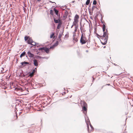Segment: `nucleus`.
I'll use <instances>...</instances> for the list:
<instances>
[{
    "instance_id": "obj_25",
    "label": "nucleus",
    "mask_w": 133,
    "mask_h": 133,
    "mask_svg": "<svg viewBox=\"0 0 133 133\" xmlns=\"http://www.w3.org/2000/svg\"><path fill=\"white\" fill-rule=\"evenodd\" d=\"M96 36L98 38H99V39H100V38H101V36L99 35L97 33H96Z\"/></svg>"
},
{
    "instance_id": "obj_50",
    "label": "nucleus",
    "mask_w": 133,
    "mask_h": 133,
    "mask_svg": "<svg viewBox=\"0 0 133 133\" xmlns=\"http://www.w3.org/2000/svg\"><path fill=\"white\" fill-rule=\"evenodd\" d=\"M101 23H102V24H103V23H105L104 21L103 22V21H101Z\"/></svg>"
},
{
    "instance_id": "obj_19",
    "label": "nucleus",
    "mask_w": 133,
    "mask_h": 133,
    "mask_svg": "<svg viewBox=\"0 0 133 133\" xmlns=\"http://www.w3.org/2000/svg\"><path fill=\"white\" fill-rule=\"evenodd\" d=\"M88 119L89 121V123H90V127H91V130L90 131H91L92 130H94V128L93 127V126H92V125L90 123L89 121V120L88 118Z\"/></svg>"
},
{
    "instance_id": "obj_61",
    "label": "nucleus",
    "mask_w": 133,
    "mask_h": 133,
    "mask_svg": "<svg viewBox=\"0 0 133 133\" xmlns=\"http://www.w3.org/2000/svg\"><path fill=\"white\" fill-rule=\"evenodd\" d=\"M80 25H82V23H81V21L80 23Z\"/></svg>"
},
{
    "instance_id": "obj_59",
    "label": "nucleus",
    "mask_w": 133,
    "mask_h": 133,
    "mask_svg": "<svg viewBox=\"0 0 133 133\" xmlns=\"http://www.w3.org/2000/svg\"><path fill=\"white\" fill-rule=\"evenodd\" d=\"M96 30H95L94 31V33H96Z\"/></svg>"
},
{
    "instance_id": "obj_49",
    "label": "nucleus",
    "mask_w": 133,
    "mask_h": 133,
    "mask_svg": "<svg viewBox=\"0 0 133 133\" xmlns=\"http://www.w3.org/2000/svg\"><path fill=\"white\" fill-rule=\"evenodd\" d=\"M108 85V86L110 85V84H106V85Z\"/></svg>"
},
{
    "instance_id": "obj_36",
    "label": "nucleus",
    "mask_w": 133,
    "mask_h": 133,
    "mask_svg": "<svg viewBox=\"0 0 133 133\" xmlns=\"http://www.w3.org/2000/svg\"><path fill=\"white\" fill-rule=\"evenodd\" d=\"M28 39V37L25 36L24 37V40L25 41H27V40Z\"/></svg>"
},
{
    "instance_id": "obj_16",
    "label": "nucleus",
    "mask_w": 133,
    "mask_h": 133,
    "mask_svg": "<svg viewBox=\"0 0 133 133\" xmlns=\"http://www.w3.org/2000/svg\"><path fill=\"white\" fill-rule=\"evenodd\" d=\"M33 58L34 59H35V58L38 59V58H44L45 57H42L39 56H37V55H35V56L34 57H33Z\"/></svg>"
},
{
    "instance_id": "obj_39",
    "label": "nucleus",
    "mask_w": 133,
    "mask_h": 133,
    "mask_svg": "<svg viewBox=\"0 0 133 133\" xmlns=\"http://www.w3.org/2000/svg\"><path fill=\"white\" fill-rule=\"evenodd\" d=\"M9 9H10V11L11 12V14H12V9L11 8H10V7H9Z\"/></svg>"
},
{
    "instance_id": "obj_22",
    "label": "nucleus",
    "mask_w": 133,
    "mask_h": 133,
    "mask_svg": "<svg viewBox=\"0 0 133 133\" xmlns=\"http://www.w3.org/2000/svg\"><path fill=\"white\" fill-rule=\"evenodd\" d=\"M87 130H88V133H90V132L89 130V125L87 123Z\"/></svg>"
},
{
    "instance_id": "obj_13",
    "label": "nucleus",
    "mask_w": 133,
    "mask_h": 133,
    "mask_svg": "<svg viewBox=\"0 0 133 133\" xmlns=\"http://www.w3.org/2000/svg\"><path fill=\"white\" fill-rule=\"evenodd\" d=\"M21 64L23 66H25L27 64H29V62H26L25 61H24L23 62H22L21 63Z\"/></svg>"
},
{
    "instance_id": "obj_56",
    "label": "nucleus",
    "mask_w": 133,
    "mask_h": 133,
    "mask_svg": "<svg viewBox=\"0 0 133 133\" xmlns=\"http://www.w3.org/2000/svg\"><path fill=\"white\" fill-rule=\"evenodd\" d=\"M85 30H84V29H83V32H85Z\"/></svg>"
},
{
    "instance_id": "obj_7",
    "label": "nucleus",
    "mask_w": 133,
    "mask_h": 133,
    "mask_svg": "<svg viewBox=\"0 0 133 133\" xmlns=\"http://www.w3.org/2000/svg\"><path fill=\"white\" fill-rule=\"evenodd\" d=\"M10 89H12V90H15L16 89V88H15V85H14V83L10 82Z\"/></svg>"
},
{
    "instance_id": "obj_8",
    "label": "nucleus",
    "mask_w": 133,
    "mask_h": 133,
    "mask_svg": "<svg viewBox=\"0 0 133 133\" xmlns=\"http://www.w3.org/2000/svg\"><path fill=\"white\" fill-rule=\"evenodd\" d=\"M26 42L28 44L33 45H35L36 44V43L35 42H31L28 40Z\"/></svg>"
},
{
    "instance_id": "obj_18",
    "label": "nucleus",
    "mask_w": 133,
    "mask_h": 133,
    "mask_svg": "<svg viewBox=\"0 0 133 133\" xmlns=\"http://www.w3.org/2000/svg\"><path fill=\"white\" fill-rule=\"evenodd\" d=\"M62 22L59 23L58 25L57 26V29H60L61 26L62 25Z\"/></svg>"
},
{
    "instance_id": "obj_17",
    "label": "nucleus",
    "mask_w": 133,
    "mask_h": 133,
    "mask_svg": "<svg viewBox=\"0 0 133 133\" xmlns=\"http://www.w3.org/2000/svg\"><path fill=\"white\" fill-rule=\"evenodd\" d=\"M68 15V12L67 10H66L65 11V12L64 15L63 16V17L65 18H66L67 17Z\"/></svg>"
},
{
    "instance_id": "obj_60",
    "label": "nucleus",
    "mask_w": 133,
    "mask_h": 133,
    "mask_svg": "<svg viewBox=\"0 0 133 133\" xmlns=\"http://www.w3.org/2000/svg\"><path fill=\"white\" fill-rule=\"evenodd\" d=\"M9 5L10 6V7H11L12 5L11 4H9Z\"/></svg>"
},
{
    "instance_id": "obj_20",
    "label": "nucleus",
    "mask_w": 133,
    "mask_h": 133,
    "mask_svg": "<svg viewBox=\"0 0 133 133\" xmlns=\"http://www.w3.org/2000/svg\"><path fill=\"white\" fill-rule=\"evenodd\" d=\"M60 41H57L54 44L56 46H57L58 45V43H59V42Z\"/></svg>"
},
{
    "instance_id": "obj_42",
    "label": "nucleus",
    "mask_w": 133,
    "mask_h": 133,
    "mask_svg": "<svg viewBox=\"0 0 133 133\" xmlns=\"http://www.w3.org/2000/svg\"><path fill=\"white\" fill-rule=\"evenodd\" d=\"M80 29L81 31H83V28L82 26V25H80Z\"/></svg>"
},
{
    "instance_id": "obj_45",
    "label": "nucleus",
    "mask_w": 133,
    "mask_h": 133,
    "mask_svg": "<svg viewBox=\"0 0 133 133\" xmlns=\"http://www.w3.org/2000/svg\"><path fill=\"white\" fill-rule=\"evenodd\" d=\"M102 28H106L105 25L104 24H103V27Z\"/></svg>"
},
{
    "instance_id": "obj_21",
    "label": "nucleus",
    "mask_w": 133,
    "mask_h": 133,
    "mask_svg": "<svg viewBox=\"0 0 133 133\" xmlns=\"http://www.w3.org/2000/svg\"><path fill=\"white\" fill-rule=\"evenodd\" d=\"M90 6H91V4H90L89 6V7H88V10H89V14H90V15H91V12H90V10H91V9H90Z\"/></svg>"
},
{
    "instance_id": "obj_23",
    "label": "nucleus",
    "mask_w": 133,
    "mask_h": 133,
    "mask_svg": "<svg viewBox=\"0 0 133 133\" xmlns=\"http://www.w3.org/2000/svg\"><path fill=\"white\" fill-rule=\"evenodd\" d=\"M50 13L51 14V15L53 16L54 15V11L52 10H50Z\"/></svg>"
},
{
    "instance_id": "obj_55",
    "label": "nucleus",
    "mask_w": 133,
    "mask_h": 133,
    "mask_svg": "<svg viewBox=\"0 0 133 133\" xmlns=\"http://www.w3.org/2000/svg\"><path fill=\"white\" fill-rule=\"evenodd\" d=\"M76 34H73V38H74V37H75V36H76Z\"/></svg>"
},
{
    "instance_id": "obj_37",
    "label": "nucleus",
    "mask_w": 133,
    "mask_h": 133,
    "mask_svg": "<svg viewBox=\"0 0 133 133\" xmlns=\"http://www.w3.org/2000/svg\"><path fill=\"white\" fill-rule=\"evenodd\" d=\"M81 32L82 33L81 36V38H83V37H84L83 36V31H81Z\"/></svg>"
},
{
    "instance_id": "obj_57",
    "label": "nucleus",
    "mask_w": 133,
    "mask_h": 133,
    "mask_svg": "<svg viewBox=\"0 0 133 133\" xmlns=\"http://www.w3.org/2000/svg\"><path fill=\"white\" fill-rule=\"evenodd\" d=\"M41 0H37V1L38 2H39Z\"/></svg>"
},
{
    "instance_id": "obj_3",
    "label": "nucleus",
    "mask_w": 133,
    "mask_h": 133,
    "mask_svg": "<svg viewBox=\"0 0 133 133\" xmlns=\"http://www.w3.org/2000/svg\"><path fill=\"white\" fill-rule=\"evenodd\" d=\"M86 38L85 37H84L83 38H81L80 40V42L81 43V44L82 45L85 44L87 41H86Z\"/></svg>"
},
{
    "instance_id": "obj_27",
    "label": "nucleus",
    "mask_w": 133,
    "mask_h": 133,
    "mask_svg": "<svg viewBox=\"0 0 133 133\" xmlns=\"http://www.w3.org/2000/svg\"><path fill=\"white\" fill-rule=\"evenodd\" d=\"M55 35V33L52 32V34L50 35V37L51 38H53V36Z\"/></svg>"
},
{
    "instance_id": "obj_12",
    "label": "nucleus",
    "mask_w": 133,
    "mask_h": 133,
    "mask_svg": "<svg viewBox=\"0 0 133 133\" xmlns=\"http://www.w3.org/2000/svg\"><path fill=\"white\" fill-rule=\"evenodd\" d=\"M60 19H59L58 18V19H56V18H54V21L55 23H61V22Z\"/></svg>"
},
{
    "instance_id": "obj_40",
    "label": "nucleus",
    "mask_w": 133,
    "mask_h": 133,
    "mask_svg": "<svg viewBox=\"0 0 133 133\" xmlns=\"http://www.w3.org/2000/svg\"><path fill=\"white\" fill-rule=\"evenodd\" d=\"M96 8V6H93L92 7V11H93V10H94V8Z\"/></svg>"
},
{
    "instance_id": "obj_44",
    "label": "nucleus",
    "mask_w": 133,
    "mask_h": 133,
    "mask_svg": "<svg viewBox=\"0 0 133 133\" xmlns=\"http://www.w3.org/2000/svg\"><path fill=\"white\" fill-rule=\"evenodd\" d=\"M42 47H41V48H39L38 49V50H39V51H41H41H42Z\"/></svg>"
},
{
    "instance_id": "obj_11",
    "label": "nucleus",
    "mask_w": 133,
    "mask_h": 133,
    "mask_svg": "<svg viewBox=\"0 0 133 133\" xmlns=\"http://www.w3.org/2000/svg\"><path fill=\"white\" fill-rule=\"evenodd\" d=\"M79 18V16L77 14L75 15L74 19V21L78 23V19Z\"/></svg>"
},
{
    "instance_id": "obj_38",
    "label": "nucleus",
    "mask_w": 133,
    "mask_h": 133,
    "mask_svg": "<svg viewBox=\"0 0 133 133\" xmlns=\"http://www.w3.org/2000/svg\"><path fill=\"white\" fill-rule=\"evenodd\" d=\"M57 16L58 17V18L61 19V17L60 14L58 13V14L57 15Z\"/></svg>"
},
{
    "instance_id": "obj_15",
    "label": "nucleus",
    "mask_w": 133,
    "mask_h": 133,
    "mask_svg": "<svg viewBox=\"0 0 133 133\" xmlns=\"http://www.w3.org/2000/svg\"><path fill=\"white\" fill-rule=\"evenodd\" d=\"M26 54V52L25 51L23 52L20 55V57L21 58L22 57L24 56Z\"/></svg>"
},
{
    "instance_id": "obj_14",
    "label": "nucleus",
    "mask_w": 133,
    "mask_h": 133,
    "mask_svg": "<svg viewBox=\"0 0 133 133\" xmlns=\"http://www.w3.org/2000/svg\"><path fill=\"white\" fill-rule=\"evenodd\" d=\"M53 10L54 11V12L55 14L56 15H57L58 14V13L59 11L58 10H57L55 8H53Z\"/></svg>"
},
{
    "instance_id": "obj_32",
    "label": "nucleus",
    "mask_w": 133,
    "mask_h": 133,
    "mask_svg": "<svg viewBox=\"0 0 133 133\" xmlns=\"http://www.w3.org/2000/svg\"><path fill=\"white\" fill-rule=\"evenodd\" d=\"M30 72V73L29 75V76L31 77H32V76H33L34 75V74L33 73V72Z\"/></svg>"
},
{
    "instance_id": "obj_52",
    "label": "nucleus",
    "mask_w": 133,
    "mask_h": 133,
    "mask_svg": "<svg viewBox=\"0 0 133 133\" xmlns=\"http://www.w3.org/2000/svg\"><path fill=\"white\" fill-rule=\"evenodd\" d=\"M100 15L101 16V18H102L103 16H102L101 14H100Z\"/></svg>"
},
{
    "instance_id": "obj_9",
    "label": "nucleus",
    "mask_w": 133,
    "mask_h": 133,
    "mask_svg": "<svg viewBox=\"0 0 133 133\" xmlns=\"http://www.w3.org/2000/svg\"><path fill=\"white\" fill-rule=\"evenodd\" d=\"M33 64L34 65L36 66H38V63L36 59H34L33 60Z\"/></svg>"
},
{
    "instance_id": "obj_6",
    "label": "nucleus",
    "mask_w": 133,
    "mask_h": 133,
    "mask_svg": "<svg viewBox=\"0 0 133 133\" xmlns=\"http://www.w3.org/2000/svg\"><path fill=\"white\" fill-rule=\"evenodd\" d=\"M64 28H63V29L62 32L61 33H59V35L58 36V39H57V40H58V41H61V38L62 37V35H63V33L64 32Z\"/></svg>"
},
{
    "instance_id": "obj_46",
    "label": "nucleus",
    "mask_w": 133,
    "mask_h": 133,
    "mask_svg": "<svg viewBox=\"0 0 133 133\" xmlns=\"http://www.w3.org/2000/svg\"><path fill=\"white\" fill-rule=\"evenodd\" d=\"M92 79H93V80H92V82H93L94 81V80L95 79V78H94L93 77H92Z\"/></svg>"
},
{
    "instance_id": "obj_48",
    "label": "nucleus",
    "mask_w": 133,
    "mask_h": 133,
    "mask_svg": "<svg viewBox=\"0 0 133 133\" xmlns=\"http://www.w3.org/2000/svg\"><path fill=\"white\" fill-rule=\"evenodd\" d=\"M76 31H75L74 30V31L73 32V34H76Z\"/></svg>"
},
{
    "instance_id": "obj_1",
    "label": "nucleus",
    "mask_w": 133,
    "mask_h": 133,
    "mask_svg": "<svg viewBox=\"0 0 133 133\" xmlns=\"http://www.w3.org/2000/svg\"><path fill=\"white\" fill-rule=\"evenodd\" d=\"M87 103L85 102H84L83 103V106L82 107V110H83L84 111H83V112L85 116L87 114Z\"/></svg>"
},
{
    "instance_id": "obj_10",
    "label": "nucleus",
    "mask_w": 133,
    "mask_h": 133,
    "mask_svg": "<svg viewBox=\"0 0 133 133\" xmlns=\"http://www.w3.org/2000/svg\"><path fill=\"white\" fill-rule=\"evenodd\" d=\"M108 34H107L105 32H103V34L102 36H101V38H102L103 37H107V38H108Z\"/></svg>"
},
{
    "instance_id": "obj_31",
    "label": "nucleus",
    "mask_w": 133,
    "mask_h": 133,
    "mask_svg": "<svg viewBox=\"0 0 133 133\" xmlns=\"http://www.w3.org/2000/svg\"><path fill=\"white\" fill-rule=\"evenodd\" d=\"M97 1L96 0H94L93 1V4L95 5L97 4Z\"/></svg>"
},
{
    "instance_id": "obj_2",
    "label": "nucleus",
    "mask_w": 133,
    "mask_h": 133,
    "mask_svg": "<svg viewBox=\"0 0 133 133\" xmlns=\"http://www.w3.org/2000/svg\"><path fill=\"white\" fill-rule=\"evenodd\" d=\"M108 38H107V37H103L102 38H100L102 40V41L100 40L101 43L102 45H105L107 44V42Z\"/></svg>"
},
{
    "instance_id": "obj_64",
    "label": "nucleus",
    "mask_w": 133,
    "mask_h": 133,
    "mask_svg": "<svg viewBox=\"0 0 133 133\" xmlns=\"http://www.w3.org/2000/svg\"><path fill=\"white\" fill-rule=\"evenodd\" d=\"M74 2H75V1H72V3H74Z\"/></svg>"
},
{
    "instance_id": "obj_29",
    "label": "nucleus",
    "mask_w": 133,
    "mask_h": 133,
    "mask_svg": "<svg viewBox=\"0 0 133 133\" xmlns=\"http://www.w3.org/2000/svg\"><path fill=\"white\" fill-rule=\"evenodd\" d=\"M32 72H33L34 74L36 73L37 72L36 68H35V69H34Z\"/></svg>"
},
{
    "instance_id": "obj_26",
    "label": "nucleus",
    "mask_w": 133,
    "mask_h": 133,
    "mask_svg": "<svg viewBox=\"0 0 133 133\" xmlns=\"http://www.w3.org/2000/svg\"><path fill=\"white\" fill-rule=\"evenodd\" d=\"M56 36H54L53 38H57V36L58 34V31H56Z\"/></svg>"
},
{
    "instance_id": "obj_28",
    "label": "nucleus",
    "mask_w": 133,
    "mask_h": 133,
    "mask_svg": "<svg viewBox=\"0 0 133 133\" xmlns=\"http://www.w3.org/2000/svg\"><path fill=\"white\" fill-rule=\"evenodd\" d=\"M56 47L55 45L54 44L52 46H51L49 48V49H54L55 47Z\"/></svg>"
},
{
    "instance_id": "obj_4",
    "label": "nucleus",
    "mask_w": 133,
    "mask_h": 133,
    "mask_svg": "<svg viewBox=\"0 0 133 133\" xmlns=\"http://www.w3.org/2000/svg\"><path fill=\"white\" fill-rule=\"evenodd\" d=\"M42 52H44L43 51H44L47 54H48L49 52V48L47 47H42Z\"/></svg>"
},
{
    "instance_id": "obj_51",
    "label": "nucleus",
    "mask_w": 133,
    "mask_h": 133,
    "mask_svg": "<svg viewBox=\"0 0 133 133\" xmlns=\"http://www.w3.org/2000/svg\"><path fill=\"white\" fill-rule=\"evenodd\" d=\"M99 13H100V12L97 13V15H96L97 16H98V15L99 14Z\"/></svg>"
},
{
    "instance_id": "obj_43",
    "label": "nucleus",
    "mask_w": 133,
    "mask_h": 133,
    "mask_svg": "<svg viewBox=\"0 0 133 133\" xmlns=\"http://www.w3.org/2000/svg\"><path fill=\"white\" fill-rule=\"evenodd\" d=\"M102 28L103 31V32H105V30L106 28Z\"/></svg>"
},
{
    "instance_id": "obj_24",
    "label": "nucleus",
    "mask_w": 133,
    "mask_h": 133,
    "mask_svg": "<svg viewBox=\"0 0 133 133\" xmlns=\"http://www.w3.org/2000/svg\"><path fill=\"white\" fill-rule=\"evenodd\" d=\"M90 2V0H87L85 3V4L87 5H88Z\"/></svg>"
},
{
    "instance_id": "obj_34",
    "label": "nucleus",
    "mask_w": 133,
    "mask_h": 133,
    "mask_svg": "<svg viewBox=\"0 0 133 133\" xmlns=\"http://www.w3.org/2000/svg\"><path fill=\"white\" fill-rule=\"evenodd\" d=\"M77 23H76V22H75V21H74L73 22V25H75H75H76V24Z\"/></svg>"
},
{
    "instance_id": "obj_47",
    "label": "nucleus",
    "mask_w": 133,
    "mask_h": 133,
    "mask_svg": "<svg viewBox=\"0 0 133 133\" xmlns=\"http://www.w3.org/2000/svg\"><path fill=\"white\" fill-rule=\"evenodd\" d=\"M105 32H106V33H107V34H108V31L107 29H106V31H105Z\"/></svg>"
},
{
    "instance_id": "obj_33",
    "label": "nucleus",
    "mask_w": 133,
    "mask_h": 133,
    "mask_svg": "<svg viewBox=\"0 0 133 133\" xmlns=\"http://www.w3.org/2000/svg\"><path fill=\"white\" fill-rule=\"evenodd\" d=\"M32 82H33V81L32 80H31L29 82V83L30 84H31V86H32L33 85Z\"/></svg>"
},
{
    "instance_id": "obj_41",
    "label": "nucleus",
    "mask_w": 133,
    "mask_h": 133,
    "mask_svg": "<svg viewBox=\"0 0 133 133\" xmlns=\"http://www.w3.org/2000/svg\"><path fill=\"white\" fill-rule=\"evenodd\" d=\"M28 40H29L31 42H34L32 40V39H31V38H30V37H29L28 39Z\"/></svg>"
},
{
    "instance_id": "obj_53",
    "label": "nucleus",
    "mask_w": 133,
    "mask_h": 133,
    "mask_svg": "<svg viewBox=\"0 0 133 133\" xmlns=\"http://www.w3.org/2000/svg\"><path fill=\"white\" fill-rule=\"evenodd\" d=\"M49 1L51 3H55V2H52V1Z\"/></svg>"
},
{
    "instance_id": "obj_63",
    "label": "nucleus",
    "mask_w": 133,
    "mask_h": 133,
    "mask_svg": "<svg viewBox=\"0 0 133 133\" xmlns=\"http://www.w3.org/2000/svg\"><path fill=\"white\" fill-rule=\"evenodd\" d=\"M4 92H5V94H6V91H4Z\"/></svg>"
},
{
    "instance_id": "obj_30",
    "label": "nucleus",
    "mask_w": 133,
    "mask_h": 133,
    "mask_svg": "<svg viewBox=\"0 0 133 133\" xmlns=\"http://www.w3.org/2000/svg\"><path fill=\"white\" fill-rule=\"evenodd\" d=\"M78 25H75V31H77V29L78 28Z\"/></svg>"
},
{
    "instance_id": "obj_62",
    "label": "nucleus",
    "mask_w": 133,
    "mask_h": 133,
    "mask_svg": "<svg viewBox=\"0 0 133 133\" xmlns=\"http://www.w3.org/2000/svg\"><path fill=\"white\" fill-rule=\"evenodd\" d=\"M16 119H17L18 118V117L17 114H16Z\"/></svg>"
},
{
    "instance_id": "obj_58",
    "label": "nucleus",
    "mask_w": 133,
    "mask_h": 133,
    "mask_svg": "<svg viewBox=\"0 0 133 133\" xmlns=\"http://www.w3.org/2000/svg\"><path fill=\"white\" fill-rule=\"evenodd\" d=\"M22 113V112H19V115L21 114Z\"/></svg>"
},
{
    "instance_id": "obj_54",
    "label": "nucleus",
    "mask_w": 133,
    "mask_h": 133,
    "mask_svg": "<svg viewBox=\"0 0 133 133\" xmlns=\"http://www.w3.org/2000/svg\"><path fill=\"white\" fill-rule=\"evenodd\" d=\"M3 89H4L5 90L6 89H7V87H4V88H3Z\"/></svg>"
},
{
    "instance_id": "obj_5",
    "label": "nucleus",
    "mask_w": 133,
    "mask_h": 133,
    "mask_svg": "<svg viewBox=\"0 0 133 133\" xmlns=\"http://www.w3.org/2000/svg\"><path fill=\"white\" fill-rule=\"evenodd\" d=\"M27 53L28 56L30 58H33L35 56V55L32 53L30 50L28 51Z\"/></svg>"
},
{
    "instance_id": "obj_35",
    "label": "nucleus",
    "mask_w": 133,
    "mask_h": 133,
    "mask_svg": "<svg viewBox=\"0 0 133 133\" xmlns=\"http://www.w3.org/2000/svg\"><path fill=\"white\" fill-rule=\"evenodd\" d=\"M73 40L75 41L76 42H77L78 41L77 39L76 38H75V37L73 38Z\"/></svg>"
}]
</instances>
